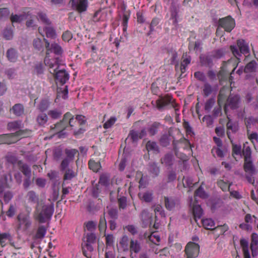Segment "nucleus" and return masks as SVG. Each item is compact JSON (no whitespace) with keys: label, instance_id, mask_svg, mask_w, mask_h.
Listing matches in <instances>:
<instances>
[{"label":"nucleus","instance_id":"1","mask_svg":"<svg viewBox=\"0 0 258 258\" xmlns=\"http://www.w3.org/2000/svg\"><path fill=\"white\" fill-rule=\"evenodd\" d=\"M44 63L49 67V72L53 75L55 79L61 85L64 84L69 79V74L64 69L58 70L60 59L58 57L50 59L46 57L44 58Z\"/></svg>","mask_w":258,"mask_h":258},{"label":"nucleus","instance_id":"2","mask_svg":"<svg viewBox=\"0 0 258 258\" xmlns=\"http://www.w3.org/2000/svg\"><path fill=\"white\" fill-rule=\"evenodd\" d=\"M96 236L93 233H88L84 237L82 243L83 253L87 258H91L94 251L93 245L96 242Z\"/></svg>","mask_w":258,"mask_h":258},{"label":"nucleus","instance_id":"3","mask_svg":"<svg viewBox=\"0 0 258 258\" xmlns=\"http://www.w3.org/2000/svg\"><path fill=\"white\" fill-rule=\"evenodd\" d=\"M52 205H44L40 211L37 207L34 213V218L40 223H44L47 219H50L53 213Z\"/></svg>","mask_w":258,"mask_h":258},{"label":"nucleus","instance_id":"4","mask_svg":"<svg viewBox=\"0 0 258 258\" xmlns=\"http://www.w3.org/2000/svg\"><path fill=\"white\" fill-rule=\"evenodd\" d=\"M230 49L233 55L240 62L242 54H247L249 53L248 43L243 39H238L236 45H231Z\"/></svg>","mask_w":258,"mask_h":258},{"label":"nucleus","instance_id":"5","mask_svg":"<svg viewBox=\"0 0 258 258\" xmlns=\"http://www.w3.org/2000/svg\"><path fill=\"white\" fill-rule=\"evenodd\" d=\"M17 223L16 227V231L17 233L19 231L25 232L31 226L32 222L29 214L24 213H19L17 217Z\"/></svg>","mask_w":258,"mask_h":258},{"label":"nucleus","instance_id":"6","mask_svg":"<svg viewBox=\"0 0 258 258\" xmlns=\"http://www.w3.org/2000/svg\"><path fill=\"white\" fill-rule=\"evenodd\" d=\"M70 115V112H67L63 115L61 120L55 124L54 127H51V129L55 131L59 138H63L66 134L64 130L68 127V119L71 118Z\"/></svg>","mask_w":258,"mask_h":258},{"label":"nucleus","instance_id":"7","mask_svg":"<svg viewBox=\"0 0 258 258\" xmlns=\"http://www.w3.org/2000/svg\"><path fill=\"white\" fill-rule=\"evenodd\" d=\"M240 103V97L238 95L230 94L224 107V112L227 113L228 108L233 110L238 108Z\"/></svg>","mask_w":258,"mask_h":258},{"label":"nucleus","instance_id":"8","mask_svg":"<svg viewBox=\"0 0 258 258\" xmlns=\"http://www.w3.org/2000/svg\"><path fill=\"white\" fill-rule=\"evenodd\" d=\"M157 108L162 111L166 106L171 104L172 107H175L174 100L171 96L167 95L164 96H159V98L155 101Z\"/></svg>","mask_w":258,"mask_h":258},{"label":"nucleus","instance_id":"9","mask_svg":"<svg viewBox=\"0 0 258 258\" xmlns=\"http://www.w3.org/2000/svg\"><path fill=\"white\" fill-rule=\"evenodd\" d=\"M218 24L227 32H230L235 26V20L230 16L220 19Z\"/></svg>","mask_w":258,"mask_h":258},{"label":"nucleus","instance_id":"10","mask_svg":"<svg viewBox=\"0 0 258 258\" xmlns=\"http://www.w3.org/2000/svg\"><path fill=\"white\" fill-rule=\"evenodd\" d=\"M199 251V245L193 242H188L185 248V252L187 258H195L197 257Z\"/></svg>","mask_w":258,"mask_h":258},{"label":"nucleus","instance_id":"11","mask_svg":"<svg viewBox=\"0 0 258 258\" xmlns=\"http://www.w3.org/2000/svg\"><path fill=\"white\" fill-rule=\"evenodd\" d=\"M69 3L73 10L80 13L85 12L88 8V0H71Z\"/></svg>","mask_w":258,"mask_h":258},{"label":"nucleus","instance_id":"12","mask_svg":"<svg viewBox=\"0 0 258 258\" xmlns=\"http://www.w3.org/2000/svg\"><path fill=\"white\" fill-rule=\"evenodd\" d=\"M44 41L45 43V47L46 48V55L49 54V51L53 52L56 55H61L63 52V50L61 47L57 43H53L50 45L48 41L44 38Z\"/></svg>","mask_w":258,"mask_h":258},{"label":"nucleus","instance_id":"13","mask_svg":"<svg viewBox=\"0 0 258 258\" xmlns=\"http://www.w3.org/2000/svg\"><path fill=\"white\" fill-rule=\"evenodd\" d=\"M179 5L175 2H172L170 8L171 13V19H173V24L176 26L177 24V19L179 13Z\"/></svg>","mask_w":258,"mask_h":258},{"label":"nucleus","instance_id":"14","mask_svg":"<svg viewBox=\"0 0 258 258\" xmlns=\"http://www.w3.org/2000/svg\"><path fill=\"white\" fill-rule=\"evenodd\" d=\"M148 171L149 174L153 178H155L159 175L160 169L157 163L150 162L148 165Z\"/></svg>","mask_w":258,"mask_h":258},{"label":"nucleus","instance_id":"15","mask_svg":"<svg viewBox=\"0 0 258 258\" xmlns=\"http://www.w3.org/2000/svg\"><path fill=\"white\" fill-rule=\"evenodd\" d=\"M18 168L26 176H31L32 171L30 166L26 163H24L23 161L20 160L18 162Z\"/></svg>","mask_w":258,"mask_h":258},{"label":"nucleus","instance_id":"16","mask_svg":"<svg viewBox=\"0 0 258 258\" xmlns=\"http://www.w3.org/2000/svg\"><path fill=\"white\" fill-rule=\"evenodd\" d=\"M107 13L106 11L99 10L97 11L92 17V21L94 22L104 21L106 19Z\"/></svg>","mask_w":258,"mask_h":258},{"label":"nucleus","instance_id":"17","mask_svg":"<svg viewBox=\"0 0 258 258\" xmlns=\"http://www.w3.org/2000/svg\"><path fill=\"white\" fill-rule=\"evenodd\" d=\"M6 57L10 62H15L18 58V52L14 48H10L6 52Z\"/></svg>","mask_w":258,"mask_h":258},{"label":"nucleus","instance_id":"18","mask_svg":"<svg viewBox=\"0 0 258 258\" xmlns=\"http://www.w3.org/2000/svg\"><path fill=\"white\" fill-rule=\"evenodd\" d=\"M212 55L200 56V60L202 66L211 68L213 66Z\"/></svg>","mask_w":258,"mask_h":258},{"label":"nucleus","instance_id":"19","mask_svg":"<svg viewBox=\"0 0 258 258\" xmlns=\"http://www.w3.org/2000/svg\"><path fill=\"white\" fill-rule=\"evenodd\" d=\"M10 111L16 116H21L24 113V107L23 104L17 103L15 104Z\"/></svg>","mask_w":258,"mask_h":258},{"label":"nucleus","instance_id":"20","mask_svg":"<svg viewBox=\"0 0 258 258\" xmlns=\"http://www.w3.org/2000/svg\"><path fill=\"white\" fill-rule=\"evenodd\" d=\"M131 253L135 252L139 253L141 249V246L140 243L137 240L131 239L130 243V247H128Z\"/></svg>","mask_w":258,"mask_h":258},{"label":"nucleus","instance_id":"21","mask_svg":"<svg viewBox=\"0 0 258 258\" xmlns=\"http://www.w3.org/2000/svg\"><path fill=\"white\" fill-rule=\"evenodd\" d=\"M192 214L196 222L198 219H200L202 217L203 211L200 205L194 204L192 206Z\"/></svg>","mask_w":258,"mask_h":258},{"label":"nucleus","instance_id":"22","mask_svg":"<svg viewBox=\"0 0 258 258\" xmlns=\"http://www.w3.org/2000/svg\"><path fill=\"white\" fill-rule=\"evenodd\" d=\"M244 171L250 174H253L255 171L254 166L252 163V159L244 160L243 165Z\"/></svg>","mask_w":258,"mask_h":258},{"label":"nucleus","instance_id":"23","mask_svg":"<svg viewBox=\"0 0 258 258\" xmlns=\"http://www.w3.org/2000/svg\"><path fill=\"white\" fill-rule=\"evenodd\" d=\"M9 241L11 244L13 241V237L9 232L0 233V244L4 247L7 244V241Z\"/></svg>","mask_w":258,"mask_h":258},{"label":"nucleus","instance_id":"24","mask_svg":"<svg viewBox=\"0 0 258 258\" xmlns=\"http://www.w3.org/2000/svg\"><path fill=\"white\" fill-rule=\"evenodd\" d=\"M48 119V115L44 113L41 112L39 113L36 118V121L39 126H44L46 123Z\"/></svg>","mask_w":258,"mask_h":258},{"label":"nucleus","instance_id":"25","mask_svg":"<svg viewBox=\"0 0 258 258\" xmlns=\"http://www.w3.org/2000/svg\"><path fill=\"white\" fill-rule=\"evenodd\" d=\"M258 245V234L253 233L251 236L250 249L252 252V255H254V252L256 250V246Z\"/></svg>","mask_w":258,"mask_h":258},{"label":"nucleus","instance_id":"26","mask_svg":"<svg viewBox=\"0 0 258 258\" xmlns=\"http://www.w3.org/2000/svg\"><path fill=\"white\" fill-rule=\"evenodd\" d=\"M62 114V111L58 108L49 110L47 112V115L52 119H57L59 118Z\"/></svg>","mask_w":258,"mask_h":258},{"label":"nucleus","instance_id":"27","mask_svg":"<svg viewBox=\"0 0 258 258\" xmlns=\"http://www.w3.org/2000/svg\"><path fill=\"white\" fill-rule=\"evenodd\" d=\"M173 156L172 153H167L161 158L160 161L162 164H165L166 166H170L173 164Z\"/></svg>","mask_w":258,"mask_h":258},{"label":"nucleus","instance_id":"28","mask_svg":"<svg viewBox=\"0 0 258 258\" xmlns=\"http://www.w3.org/2000/svg\"><path fill=\"white\" fill-rule=\"evenodd\" d=\"M63 172H64L63 177L64 182L66 180H71L77 176V173L72 168H68Z\"/></svg>","mask_w":258,"mask_h":258},{"label":"nucleus","instance_id":"29","mask_svg":"<svg viewBox=\"0 0 258 258\" xmlns=\"http://www.w3.org/2000/svg\"><path fill=\"white\" fill-rule=\"evenodd\" d=\"M128 237L126 235L122 236V237L120 238L119 241V245L123 251H127L128 250Z\"/></svg>","mask_w":258,"mask_h":258},{"label":"nucleus","instance_id":"30","mask_svg":"<svg viewBox=\"0 0 258 258\" xmlns=\"http://www.w3.org/2000/svg\"><path fill=\"white\" fill-rule=\"evenodd\" d=\"M50 103L48 99H42L37 106V108L41 112H44L49 107Z\"/></svg>","mask_w":258,"mask_h":258},{"label":"nucleus","instance_id":"31","mask_svg":"<svg viewBox=\"0 0 258 258\" xmlns=\"http://www.w3.org/2000/svg\"><path fill=\"white\" fill-rule=\"evenodd\" d=\"M66 157L65 158L71 161L72 162L74 160L75 156L78 154V151L75 149H66L64 150Z\"/></svg>","mask_w":258,"mask_h":258},{"label":"nucleus","instance_id":"32","mask_svg":"<svg viewBox=\"0 0 258 258\" xmlns=\"http://www.w3.org/2000/svg\"><path fill=\"white\" fill-rule=\"evenodd\" d=\"M44 67L42 62H37L34 66V73L37 76L44 74Z\"/></svg>","mask_w":258,"mask_h":258},{"label":"nucleus","instance_id":"33","mask_svg":"<svg viewBox=\"0 0 258 258\" xmlns=\"http://www.w3.org/2000/svg\"><path fill=\"white\" fill-rule=\"evenodd\" d=\"M244 122L246 127L247 133H249L251 128V125H254L256 123V118L252 116L246 117L244 119Z\"/></svg>","mask_w":258,"mask_h":258},{"label":"nucleus","instance_id":"34","mask_svg":"<svg viewBox=\"0 0 258 258\" xmlns=\"http://www.w3.org/2000/svg\"><path fill=\"white\" fill-rule=\"evenodd\" d=\"M164 203L166 208L170 211L173 210L176 205L175 201L173 199L168 197L164 198Z\"/></svg>","mask_w":258,"mask_h":258},{"label":"nucleus","instance_id":"35","mask_svg":"<svg viewBox=\"0 0 258 258\" xmlns=\"http://www.w3.org/2000/svg\"><path fill=\"white\" fill-rule=\"evenodd\" d=\"M146 149L148 151H153L156 153L159 152V147L155 142L148 141L146 144Z\"/></svg>","mask_w":258,"mask_h":258},{"label":"nucleus","instance_id":"36","mask_svg":"<svg viewBox=\"0 0 258 258\" xmlns=\"http://www.w3.org/2000/svg\"><path fill=\"white\" fill-rule=\"evenodd\" d=\"M229 73L227 71L224 67H221L220 71L217 74V77L219 81L221 82L227 79Z\"/></svg>","mask_w":258,"mask_h":258},{"label":"nucleus","instance_id":"37","mask_svg":"<svg viewBox=\"0 0 258 258\" xmlns=\"http://www.w3.org/2000/svg\"><path fill=\"white\" fill-rule=\"evenodd\" d=\"M22 121L16 120L10 122L8 124V128L10 130L15 131L20 129L22 126Z\"/></svg>","mask_w":258,"mask_h":258},{"label":"nucleus","instance_id":"38","mask_svg":"<svg viewBox=\"0 0 258 258\" xmlns=\"http://www.w3.org/2000/svg\"><path fill=\"white\" fill-rule=\"evenodd\" d=\"M160 125V123L154 122L148 127V131L150 136H153L157 133Z\"/></svg>","mask_w":258,"mask_h":258},{"label":"nucleus","instance_id":"39","mask_svg":"<svg viewBox=\"0 0 258 258\" xmlns=\"http://www.w3.org/2000/svg\"><path fill=\"white\" fill-rule=\"evenodd\" d=\"M242 155L244 156V160L250 159L251 158V150L249 146L245 144L243 145L242 149Z\"/></svg>","mask_w":258,"mask_h":258},{"label":"nucleus","instance_id":"40","mask_svg":"<svg viewBox=\"0 0 258 258\" xmlns=\"http://www.w3.org/2000/svg\"><path fill=\"white\" fill-rule=\"evenodd\" d=\"M170 141L171 138L170 135L164 134L161 137L159 142L161 146L165 147L170 144Z\"/></svg>","mask_w":258,"mask_h":258},{"label":"nucleus","instance_id":"41","mask_svg":"<svg viewBox=\"0 0 258 258\" xmlns=\"http://www.w3.org/2000/svg\"><path fill=\"white\" fill-rule=\"evenodd\" d=\"M257 63L255 60H252L248 62L244 68L245 73L255 72L257 67Z\"/></svg>","mask_w":258,"mask_h":258},{"label":"nucleus","instance_id":"42","mask_svg":"<svg viewBox=\"0 0 258 258\" xmlns=\"http://www.w3.org/2000/svg\"><path fill=\"white\" fill-rule=\"evenodd\" d=\"M127 139L132 140L133 142H137L139 139H141L139 132L134 130L130 131L127 138L126 140Z\"/></svg>","mask_w":258,"mask_h":258},{"label":"nucleus","instance_id":"43","mask_svg":"<svg viewBox=\"0 0 258 258\" xmlns=\"http://www.w3.org/2000/svg\"><path fill=\"white\" fill-rule=\"evenodd\" d=\"M29 202L32 203H37L38 202V196L33 190L29 191L27 195Z\"/></svg>","mask_w":258,"mask_h":258},{"label":"nucleus","instance_id":"44","mask_svg":"<svg viewBox=\"0 0 258 258\" xmlns=\"http://www.w3.org/2000/svg\"><path fill=\"white\" fill-rule=\"evenodd\" d=\"M228 121L227 123L226 126L228 131L231 130L232 133H235L238 130V125L237 123H233L231 119L227 117Z\"/></svg>","mask_w":258,"mask_h":258},{"label":"nucleus","instance_id":"45","mask_svg":"<svg viewBox=\"0 0 258 258\" xmlns=\"http://www.w3.org/2000/svg\"><path fill=\"white\" fill-rule=\"evenodd\" d=\"M43 31L45 32L47 37L51 38L55 37V31L52 27L46 26L43 28Z\"/></svg>","mask_w":258,"mask_h":258},{"label":"nucleus","instance_id":"46","mask_svg":"<svg viewBox=\"0 0 258 258\" xmlns=\"http://www.w3.org/2000/svg\"><path fill=\"white\" fill-rule=\"evenodd\" d=\"M231 184V183L224 181L223 180H220L217 181V185L223 191L229 190Z\"/></svg>","mask_w":258,"mask_h":258},{"label":"nucleus","instance_id":"47","mask_svg":"<svg viewBox=\"0 0 258 258\" xmlns=\"http://www.w3.org/2000/svg\"><path fill=\"white\" fill-rule=\"evenodd\" d=\"M46 229L44 226H39L36 232L35 237L38 239L43 238L46 234Z\"/></svg>","mask_w":258,"mask_h":258},{"label":"nucleus","instance_id":"48","mask_svg":"<svg viewBox=\"0 0 258 258\" xmlns=\"http://www.w3.org/2000/svg\"><path fill=\"white\" fill-rule=\"evenodd\" d=\"M193 180L191 177L186 176L183 177V185L184 187H188L189 188V190H191L193 185H194L192 183Z\"/></svg>","mask_w":258,"mask_h":258},{"label":"nucleus","instance_id":"49","mask_svg":"<svg viewBox=\"0 0 258 258\" xmlns=\"http://www.w3.org/2000/svg\"><path fill=\"white\" fill-rule=\"evenodd\" d=\"M33 45L35 49L37 50L41 51H43V42L40 39L38 38L34 39L33 42Z\"/></svg>","mask_w":258,"mask_h":258},{"label":"nucleus","instance_id":"50","mask_svg":"<svg viewBox=\"0 0 258 258\" xmlns=\"http://www.w3.org/2000/svg\"><path fill=\"white\" fill-rule=\"evenodd\" d=\"M202 221L203 226L207 229H212V227L215 225L214 221L211 219H204Z\"/></svg>","mask_w":258,"mask_h":258},{"label":"nucleus","instance_id":"51","mask_svg":"<svg viewBox=\"0 0 258 258\" xmlns=\"http://www.w3.org/2000/svg\"><path fill=\"white\" fill-rule=\"evenodd\" d=\"M88 165L89 168L94 172L98 171L101 167L100 163L96 162L95 161L92 160L89 161Z\"/></svg>","mask_w":258,"mask_h":258},{"label":"nucleus","instance_id":"52","mask_svg":"<svg viewBox=\"0 0 258 258\" xmlns=\"http://www.w3.org/2000/svg\"><path fill=\"white\" fill-rule=\"evenodd\" d=\"M215 103V99L211 98L209 99L205 103L204 109L208 112H210Z\"/></svg>","mask_w":258,"mask_h":258},{"label":"nucleus","instance_id":"53","mask_svg":"<svg viewBox=\"0 0 258 258\" xmlns=\"http://www.w3.org/2000/svg\"><path fill=\"white\" fill-rule=\"evenodd\" d=\"M9 188L10 186L7 182V177L5 176L3 180L0 181V194L3 195L5 189Z\"/></svg>","mask_w":258,"mask_h":258},{"label":"nucleus","instance_id":"54","mask_svg":"<svg viewBox=\"0 0 258 258\" xmlns=\"http://www.w3.org/2000/svg\"><path fill=\"white\" fill-rule=\"evenodd\" d=\"M105 214H104V216L100 217V221L98 225V228L99 230L101 231H105L106 229V221L104 216Z\"/></svg>","mask_w":258,"mask_h":258},{"label":"nucleus","instance_id":"55","mask_svg":"<svg viewBox=\"0 0 258 258\" xmlns=\"http://www.w3.org/2000/svg\"><path fill=\"white\" fill-rule=\"evenodd\" d=\"M71 162H72L71 161H70L65 158L64 159H63V160L61 161L60 166H59L60 170L61 171H63L67 169L68 168H69V166L70 163Z\"/></svg>","mask_w":258,"mask_h":258},{"label":"nucleus","instance_id":"56","mask_svg":"<svg viewBox=\"0 0 258 258\" xmlns=\"http://www.w3.org/2000/svg\"><path fill=\"white\" fill-rule=\"evenodd\" d=\"M7 161L11 164L15 165L17 164L18 166L19 161L17 157L13 155H9L6 156Z\"/></svg>","mask_w":258,"mask_h":258},{"label":"nucleus","instance_id":"57","mask_svg":"<svg viewBox=\"0 0 258 258\" xmlns=\"http://www.w3.org/2000/svg\"><path fill=\"white\" fill-rule=\"evenodd\" d=\"M212 92V88L211 85L208 83H206L204 84V88H203V93L205 96L208 97L210 94Z\"/></svg>","mask_w":258,"mask_h":258},{"label":"nucleus","instance_id":"58","mask_svg":"<svg viewBox=\"0 0 258 258\" xmlns=\"http://www.w3.org/2000/svg\"><path fill=\"white\" fill-rule=\"evenodd\" d=\"M62 155V152L60 148H57L54 149L53 151V157L55 161L59 160Z\"/></svg>","mask_w":258,"mask_h":258},{"label":"nucleus","instance_id":"59","mask_svg":"<svg viewBox=\"0 0 258 258\" xmlns=\"http://www.w3.org/2000/svg\"><path fill=\"white\" fill-rule=\"evenodd\" d=\"M194 76L197 80H198L200 81H202L203 82H206V80H207L205 74L202 72H200V71L196 72L194 73Z\"/></svg>","mask_w":258,"mask_h":258},{"label":"nucleus","instance_id":"60","mask_svg":"<svg viewBox=\"0 0 258 258\" xmlns=\"http://www.w3.org/2000/svg\"><path fill=\"white\" fill-rule=\"evenodd\" d=\"M110 217L113 220H116L118 218V210L116 208H111L108 211Z\"/></svg>","mask_w":258,"mask_h":258},{"label":"nucleus","instance_id":"61","mask_svg":"<svg viewBox=\"0 0 258 258\" xmlns=\"http://www.w3.org/2000/svg\"><path fill=\"white\" fill-rule=\"evenodd\" d=\"M195 196L202 198H205L206 197V194L204 188L201 185L195 191Z\"/></svg>","mask_w":258,"mask_h":258},{"label":"nucleus","instance_id":"62","mask_svg":"<svg viewBox=\"0 0 258 258\" xmlns=\"http://www.w3.org/2000/svg\"><path fill=\"white\" fill-rule=\"evenodd\" d=\"M13 197V194L10 191H7L3 194V198L6 204H8L12 199Z\"/></svg>","mask_w":258,"mask_h":258},{"label":"nucleus","instance_id":"63","mask_svg":"<svg viewBox=\"0 0 258 258\" xmlns=\"http://www.w3.org/2000/svg\"><path fill=\"white\" fill-rule=\"evenodd\" d=\"M10 11L8 8L0 9V20L5 19L8 17Z\"/></svg>","mask_w":258,"mask_h":258},{"label":"nucleus","instance_id":"64","mask_svg":"<svg viewBox=\"0 0 258 258\" xmlns=\"http://www.w3.org/2000/svg\"><path fill=\"white\" fill-rule=\"evenodd\" d=\"M73 38V34L70 31H66L62 35V39L66 42H69Z\"/></svg>","mask_w":258,"mask_h":258}]
</instances>
